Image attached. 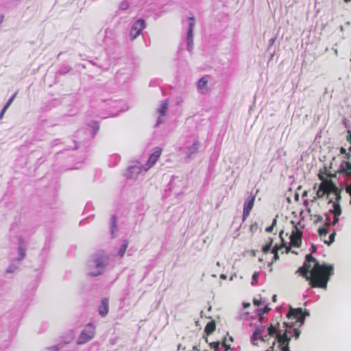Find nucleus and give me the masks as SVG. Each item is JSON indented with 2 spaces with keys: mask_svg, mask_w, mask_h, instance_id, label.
I'll list each match as a JSON object with an SVG mask.
<instances>
[{
  "mask_svg": "<svg viewBox=\"0 0 351 351\" xmlns=\"http://www.w3.org/2000/svg\"><path fill=\"white\" fill-rule=\"evenodd\" d=\"M265 330V329L264 327L258 328L255 330L253 333V339H260L262 341L265 342L269 341L271 337L276 336V340L278 343L279 349L281 351H289V341L291 340V337L287 336V332L283 334L277 332L276 328L272 324H271L267 328V333L263 336Z\"/></svg>",
  "mask_w": 351,
  "mask_h": 351,
  "instance_id": "obj_2",
  "label": "nucleus"
},
{
  "mask_svg": "<svg viewBox=\"0 0 351 351\" xmlns=\"http://www.w3.org/2000/svg\"><path fill=\"white\" fill-rule=\"evenodd\" d=\"M266 351H270V350H266Z\"/></svg>",
  "mask_w": 351,
  "mask_h": 351,
  "instance_id": "obj_49",
  "label": "nucleus"
},
{
  "mask_svg": "<svg viewBox=\"0 0 351 351\" xmlns=\"http://www.w3.org/2000/svg\"><path fill=\"white\" fill-rule=\"evenodd\" d=\"M145 21L143 19L137 20L132 27L130 36L132 40L138 36L142 30L145 28Z\"/></svg>",
  "mask_w": 351,
  "mask_h": 351,
  "instance_id": "obj_5",
  "label": "nucleus"
},
{
  "mask_svg": "<svg viewBox=\"0 0 351 351\" xmlns=\"http://www.w3.org/2000/svg\"><path fill=\"white\" fill-rule=\"evenodd\" d=\"M273 242H274V240L272 238L268 239V241H267L266 244L264 245L262 247V252L264 254H267L270 251V249L273 244Z\"/></svg>",
  "mask_w": 351,
  "mask_h": 351,
  "instance_id": "obj_15",
  "label": "nucleus"
},
{
  "mask_svg": "<svg viewBox=\"0 0 351 351\" xmlns=\"http://www.w3.org/2000/svg\"><path fill=\"white\" fill-rule=\"evenodd\" d=\"M339 152H340V153L341 154H345L346 155L347 154L346 149L344 147H341L340 148Z\"/></svg>",
  "mask_w": 351,
  "mask_h": 351,
  "instance_id": "obj_37",
  "label": "nucleus"
},
{
  "mask_svg": "<svg viewBox=\"0 0 351 351\" xmlns=\"http://www.w3.org/2000/svg\"><path fill=\"white\" fill-rule=\"evenodd\" d=\"M253 302L256 306H259L261 304V301L257 299H254Z\"/></svg>",
  "mask_w": 351,
  "mask_h": 351,
  "instance_id": "obj_38",
  "label": "nucleus"
},
{
  "mask_svg": "<svg viewBox=\"0 0 351 351\" xmlns=\"http://www.w3.org/2000/svg\"><path fill=\"white\" fill-rule=\"evenodd\" d=\"M162 150L161 148L156 147L155 149L154 153H152L148 158V160L146 164L147 167L145 168V171H147L149 169H150L151 167H152L156 163V162L160 158V157L162 154Z\"/></svg>",
  "mask_w": 351,
  "mask_h": 351,
  "instance_id": "obj_7",
  "label": "nucleus"
},
{
  "mask_svg": "<svg viewBox=\"0 0 351 351\" xmlns=\"http://www.w3.org/2000/svg\"><path fill=\"white\" fill-rule=\"evenodd\" d=\"M131 169H136V167H132Z\"/></svg>",
  "mask_w": 351,
  "mask_h": 351,
  "instance_id": "obj_47",
  "label": "nucleus"
},
{
  "mask_svg": "<svg viewBox=\"0 0 351 351\" xmlns=\"http://www.w3.org/2000/svg\"><path fill=\"white\" fill-rule=\"evenodd\" d=\"M330 225V218L328 215L326 216V221L324 223V226L328 228Z\"/></svg>",
  "mask_w": 351,
  "mask_h": 351,
  "instance_id": "obj_31",
  "label": "nucleus"
},
{
  "mask_svg": "<svg viewBox=\"0 0 351 351\" xmlns=\"http://www.w3.org/2000/svg\"><path fill=\"white\" fill-rule=\"evenodd\" d=\"M306 261L298 272L309 282L313 288L326 289L334 268L331 265H321L311 254L306 256Z\"/></svg>",
  "mask_w": 351,
  "mask_h": 351,
  "instance_id": "obj_1",
  "label": "nucleus"
},
{
  "mask_svg": "<svg viewBox=\"0 0 351 351\" xmlns=\"http://www.w3.org/2000/svg\"><path fill=\"white\" fill-rule=\"evenodd\" d=\"M308 315L309 313L306 310L303 311L302 308H294L290 307L287 317L289 319L295 320L296 323H299L301 326L304 324L306 317Z\"/></svg>",
  "mask_w": 351,
  "mask_h": 351,
  "instance_id": "obj_3",
  "label": "nucleus"
},
{
  "mask_svg": "<svg viewBox=\"0 0 351 351\" xmlns=\"http://www.w3.org/2000/svg\"><path fill=\"white\" fill-rule=\"evenodd\" d=\"M215 322L214 321H210L207 323L204 329V332L207 335H210L215 330Z\"/></svg>",
  "mask_w": 351,
  "mask_h": 351,
  "instance_id": "obj_12",
  "label": "nucleus"
},
{
  "mask_svg": "<svg viewBox=\"0 0 351 351\" xmlns=\"http://www.w3.org/2000/svg\"><path fill=\"white\" fill-rule=\"evenodd\" d=\"M347 141L351 144V131L348 132Z\"/></svg>",
  "mask_w": 351,
  "mask_h": 351,
  "instance_id": "obj_36",
  "label": "nucleus"
},
{
  "mask_svg": "<svg viewBox=\"0 0 351 351\" xmlns=\"http://www.w3.org/2000/svg\"><path fill=\"white\" fill-rule=\"evenodd\" d=\"M284 246H285L284 244H282L281 245H276L273 247V249L271 250V252L274 254V261H276L277 260L279 259L278 251L280 249H282Z\"/></svg>",
  "mask_w": 351,
  "mask_h": 351,
  "instance_id": "obj_14",
  "label": "nucleus"
},
{
  "mask_svg": "<svg viewBox=\"0 0 351 351\" xmlns=\"http://www.w3.org/2000/svg\"><path fill=\"white\" fill-rule=\"evenodd\" d=\"M17 267L14 265H10L8 267L6 272L8 274L14 273L16 270Z\"/></svg>",
  "mask_w": 351,
  "mask_h": 351,
  "instance_id": "obj_28",
  "label": "nucleus"
},
{
  "mask_svg": "<svg viewBox=\"0 0 351 351\" xmlns=\"http://www.w3.org/2000/svg\"><path fill=\"white\" fill-rule=\"evenodd\" d=\"M339 221V218L338 217H336V215H335L334 217V219H333V221H332V224L333 225H335L336 223H337Z\"/></svg>",
  "mask_w": 351,
  "mask_h": 351,
  "instance_id": "obj_39",
  "label": "nucleus"
},
{
  "mask_svg": "<svg viewBox=\"0 0 351 351\" xmlns=\"http://www.w3.org/2000/svg\"><path fill=\"white\" fill-rule=\"evenodd\" d=\"M94 265L97 269V271L89 272L90 276H96L102 274V269L104 267V261L103 257H99L98 258H95L93 261Z\"/></svg>",
  "mask_w": 351,
  "mask_h": 351,
  "instance_id": "obj_9",
  "label": "nucleus"
},
{
  "mask_svg": "<svg viewBox=\"0 0 351 351\" xmlns=\"http://www.w3.org/2000/svg\"><path fill=\"white\" fill-rule=\"evenodd\" d=\"M323 218L320 215H315L314 216V221L315 223H319L322 221Z\"/></svg>",
  "mask_w": 351,
  "mask_h": 351,
  "instance_id": "obj_30",
  "label": "nucleus"
},
{
  "mask_svg": "<svg viewBox=\"0 0 351 351\" xmlns=\"http://www.w3.org/2000/svg\"><path fill=\"white\" fill-rule=\"evenodd\" d=\"M331 189V184L330 182H322L317 191V197L321 198L326 193H328Z\"/></svg>",
  "mask_w": 351,
  "mask_h": 351,
  "instance_id": "obj_10",
  "label": "nucleus"
},
{
  "mask_svg": "<svg viewBox=\"0 0 351 351\" xmlns=\"http://www.w3.org/2000/svg\"><path fill=\"white\" fill-rule=\"evenodd\" d=\"M112 228H115L117 225V217L115 216H113L112 217Z\"/></svg>",
  "mask_w": 351,
  "mask_h": 351,
  "instance_id": "obj_33",
  "label": "nucleus"
},
{
  "mask_svg": "<svg viewBox=\"0 0 351 351\" xmlns=\"http://www.w3.org/2000/svg\"><path fill=\"white\" fill-rule=\"evenodd\" d=\"M328 228L326 226H324L322 228H319L318 229V232L320 237L326 236L328 234Z\"/></svg>",
  "mask_w": 351,
  "mask_h": 351,
  "instance_id": "obj_21",
  "label": "nucleus"
},
{
  "mask_svg": "<svg viewBox=\"0 0 351 351\" xmlns=\"http://www.w3.org/2000/svg\"><path fill=\"white\" fill-rule=\"evenodd\" d=\"M129 7V4L127 1H123L120 3V8L122 10H126Z\"/></svg>",
  "mask_w": 351,
  "mask_h": 351,
  "instance_id": "obj_29",
  "label": "nucleus"
},
{
  "mask_svg": "<svg viewBox=\"0 0 351 351\" xmlns=\"http://www.w3.org/2000/svg\"><path fill=\"white\" fill-rule=\"evenodd\" d=\"M18 251L19 253V257L17 258L19 261L23 259L25 257V250L24 248V242L23 241H20V245L18 248Z\"/></svg>",
  "mask_w": 351,
  "mask_h": 351,
  "instance_id": "obj_13",
  "label": "nucleus"
},
{
  "mask_svg": "<svg viewBox=\"0 0 351 351\" xmlns=\"http://www.w3.org/2000/svg\"><path fill=\"white\" fill-rule=\"evenodd\" d=\"M255 198L256 196L254 195L245 202L243 211V221H245L249 217L250 212L254 207Z\"/></svg>",
  "mask_w": 351,
  "mask_h": 351,
  "instance_id": "obj_6",
  "label": "nucleus"
},
{
  "mask_svg": "<svg viewBox=\"0 0 351 351\" xmlns=\"http://www.w3.org/2000/svg\"><path fill=\"white\" fill-rule=\"evenodd\" d=\"M109 311L108 299L104 298L101 301V304L99 307V313L102 317H105Z\"/></svg>",
  "mask_w": 351,
  "mask_h": 351,
  "instance_id": "obj_11",
  "label": "nucleus"
},
{
  "mask_svg": "<svg viewBox=\"0 0 351 351\" xmlns=\"http://www.w3.org/2000/svg\"><path fill=\"white\" fill-rule=\"evenodd\" d=\"M95 335V328L91 324H88L87 328L83 330L77 339V344H84L91 340Z\"/></svg>",
  "mask_w": 351,
  "mask_h": 351,
  "instance_id": "obj_4",
  "label": "nucleus"
},
{
  "mask_svg": "<svg viewBox=\"0 0 351 351\" xmlns=\"http://www.w3.org/2000/svg\"><path fill=\"white\" fill-rule=\"evenodd\" d=\"M208 83L207 76H204L202 77L198 82V87L199 88H203Z\"/></svg>",
  "mask_w": 351,
  "mask_h": 351,
  "instance_id": "obj_19",
  "label": "nucleus"
},
{
  "mask_svg": "<svg viewBox=\"0 0 351 351\" xmlns=\"http://www.w3.org/2000/svg\"><path fill=\"white\" fill-rule=\"evenodd\" d=\"M302 232L295 226V230L290 236V244L293 247H300L302 243Z\"/></svg>",
  "mask_w": 351,
  "mask_h": 351,
  "instance_id": "obj_8",
  "label": "nucleus"
},
{
  "mask_svg": "<svg viewBox=\"0 0 351 351\" xmlns=\"http://www.w3.org/2000/svg\"><path fill=\"white\" fill-rule=\"evenodd\" d=\"M350 150L351 151V147L350 148Z\"/></svg>",
  "mask_w": 351,
  "mask_h": 351,
  "instance_id": "obj_48",
  "label": "nucleus"
},
{
  "mask_svg": "<svg viewBox=\"0 0 351 351\" xmlns=\"http://www.w3.org/2000/svg\"><path fill=\"white\" fill-rule=\"evenodd\" d=\"M168 109V104L167 102H163L161 105L159 112L161 114V116H165Z\"/></svg>",
  "mask_w": 351,
  "mask_h": 351,
  "instance_id": "obj_20",
  "label": "nucleus"
},
{
  "mask_svg": "<svg viewBox=\"0 0 351 351\" xmlns=\"http://www.w3.org/2000/svg\"><path fill=\"white\" fill-rule=\"evenodd\" d=\"M282 234H283V231L282 230V231L280 232V237L281 238L282 241H283V239H282Z\"/></svg>",
  "mask_w": 351,
  "mask_h": 351,
  "instance_id": "obj_41",
  "label": "nucleus"
},
{
  "mask_svg": "<svg viewBox=\"0 0 351 351\" xmlns=\"http://www.w3.org/2000/svg\"><path fill=\"white\" fill-rule=\"evenodd\" d=\"M345 3H348L350 1H351V0H343Z\"/></svg>",
  "mask_w": 351,
  "mask_h": 351,
  "instance_id": "obj_43",
  "label": "nucleus"
},
{
  "mask_svg": "<svg viewBox=\"0 0 351 351\" xmlns=\"http://www.w3.org/2000/svg\"><path fill=\"white\" fill-rule=\"evenodd\" d=\"M128 246V241L127 240H125L123 241V243L121 245L119 251V254L121 257H123L125 255V253L126 252Z\"/></svg>",
  "mask_w": 351,
  "mask_h": 351,
  "instance_id": "obj_17",
  "label": "nucleus"
},
{
  "mask_svg": "<svg viewBox=\"0 0 351 351\" xmlns=\"http://www.w3.org/2000/svg\"><path fill=\"white\" fill-rule=\"evenodd\" d=\"M189 19H190L191 21H193L194 19H193V18H192V17H191V18H189Z\"/></svg>",
  "mask_w": 351,
  "mask_h": 351,
  "instance_id": "obj_46",
  "label": "nucleus"
},
{
  "mask_svg": "<svg viewBox=\"0 0 351 351\" xmlns=\"http://www.w3.org/2000/svg\"><path fill=\"white\" fill-rule=\"evenodd\" d=\"M330 212L336 215V217L339 216L341 214V208L340 205L338 203H334L333 209L330 210Z\"/></svg>",
  "mask_w": 351,
  "mask_h": 351,
  "instance_id": "obj_16",
  "label": "nucleus"
},
{
  "mask_svg": "<svg viewBox=\"0 0 351 351\" xmlns=\"http://www.w3.org/2000/svg\"><path fill=\"white\" fill-rule=\"evenodd\" d=\"M222 346L225 348L226 351H228L230 348V345H228L225 341L222 342Z\"/></svg>",
  "mask_w": 351,
  "mask_h": 351,
  "instance_id": "obj_34",
  "label": "nucleus"
},
{
  "mask_svg": "<svg viewBox=\"0 0 351 351\" xmlns=\"http://www.w3.org/2000/svg\"><path fill=\"white\" fill-rule=\"evenodd\" d=\"M258 273L256 271L254 272L252 275V285L256 284L257 280H258Z\"/></svg>",
  "mask_w": 351,
  "mask_h": 351,
  "instance_id": "obj_27",
  "label": "nucleus"
},
{
  "mask_svg": "<svg viewBox=\"0 0 351 351\" xmlns=\"http://www.w3.org/2000/svg\"><path fill=\"white\" fill-rule=\"evenodd\" d=\"M193 22L190 23L189 29L188 32V46L190 47L191 43H193Z\"/></svg>",
  "mask_w": 351,
  "mask_h": 351,
  "instance_id": "obj_18",
  "label": "nucleus"
},
{
  "mask_svg": "<svg viewBox=\"0 0 351 351\" xmlns=\"http://www.w3.org/2000/svg\"><path fill=\"white\" fill-rule=\"evenodd\" d=\"M300 331L298 328L294 329L295 338L298 339L300 337Z\"/></svg>",
  "mask_w": 351,
  "mask_h": 351,
  "instance_id": "obj_32",
  "label": "nucleus"
},
{
  "mask_svg": "<svg viewBox=\"0 0 351 351\" xmlns=\"http://www.w3.org/2000/svg\"><path fill=\"white\" fill-rule=\"evenodd\" d=\"M16 93L14 94L9 99L8 101H7V103L5 104V108H9L10 106L12 104V103L13 102L14 98L16 97Z\"/></svg>",
  "mask_w": 351,
  "mask_h": 351,
  "instance_id": "obj_25",
  "label": "nucleus"
},
{
  "mask_svg": "<svg viewBox=\"0 0 351 351\" xmlns=\"http://www.w3.org/2000/svg\"><path fill=\"white\" fill-rule=\"evenodd\" d=\"M258 228V223L256 222H254L251 224V226L250 227V230L252 233H254V232H256Z\"/></svg>",
  "mask_w": 351,
  "mask_h": 351,
  "instance_id": "obj_24",
  "label": "nucleus"
},
{
  "mask_svg": "<svg viewBox=\"0 0 351 351\" xmlns=\"http://www.w3.org/2000/svg\"><path fill=\"white\" fill-rule=\"evenodd\" d=\"M8 108H5V106H4V107L3 108V109H2L1 112V114H0V118L1 119L3 117L5 111L7 110Z\"/></svg>",
  "mask_w": 351,
  "mask_h": 351,
  "instance_id": "obj_35",
  "label": "nucleus"
},
{
  "mask_svg": "<svg viewBox=\"0 0 351 351\" xmlns=\"http://www.w3.org/2000/svg\"><path fill=\"white\" fill-rule=\"evenodd\" d=\"M182 348L181 344L178 345V349Z\"/></svg>",
  "mask_w": 351,
  "mask_h": 351,
  "instance_id": "obj_44",
  "label": "nucleus"
},
{
  "mask_svg": "<svg viewBox=\"0 0 351 351\" xmlns=\"http://www.w3.org/2000/svg\"><path fill=\"white\" fill-rule=\"evenodd\" d=\"M335 235H336V233L334 231L332 233H331L330 234V236H329V241H325V243H327L328 245H330L335 241Z\"/></svg>",
  "mask_w": 351,
  "mask_h": 351,
  "instance_id": "obj_23",
  "label": "nucleus"
},
{
  "mask_svg": "<svg viewBox=\"0 0 351 351\" xmlns=\"http://www.w3.org/2000/svg\"><path fill=\"white\" fill-rule=\"evenodd\" d=\"M219 341H215L210 343V346L212 348L215 349V351H217L219 346Z\"/></svg>",
  "mask_w": 351,
  "mask_h": 351,
  "instance_id": "obj_26",
  "label": "nucleus"
},
{
  "mask_svg": "<svg viewBox=\"0 0 351 351\" xmlns=\"http://www.w3.org/2000/svg\"><path fill=\"white\" fill-rule=\"evenodd\" d=\"M182 348L181 344L178 345V349Z\"/></svg>",
  "mask_w": 351,
  "mask_h": 351,
  "instance_id": "obj_45",
  "label": "nucleus"
},
{
  "mask_svg": "<svg viewBox=\"0 0 351 351\" xmlns=\"http://www.w3.org/2000/svg\"><path fill=\"white\" fill-rule=\"evenodd\" d=\"M269 311V308L267 307H266L264 310V312L265 313H267V311Z\"/></svg>",
  "mask_w": 351,
  "mask_h": 351,
  "instance_id": "obj_42",
  "label": "nucleus"
},
{
  "mask_svg": "<svg viewBox=\"0 0 351 351\" xmlns=\"http://www.w3.org/2000/svg\"><path fill=\"white\" fill-rule=\"evenodd\" d=\"M220 278L226 280L227 278V276L225 274H221L220 275Z\"/></svg>",
  "mask_w": 351,
  "mask_h": 351,
  "instance_id": "obj_40",
  "label": "nucleus"
},
{
  "mask_svg": "<svg viewBox=\"0 0 351 351\" xmlns=\"http://www.w3.org/2000/svg\"><path fill=\"white\" fill-rule=\"evenodd\" d=\"M276 223H277V219H274V220L272 221V224L270 226L267 227L265 229V231L267 232H271L273 231L274 226L276 225Z\"/></svg>",
  "mask_w": 351,
  "mask_h": 351,
  "instance_id": "obj_22",
  "label": "nucleus"
}]
</instances>
